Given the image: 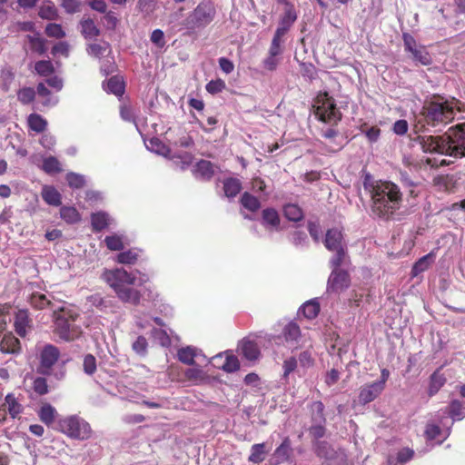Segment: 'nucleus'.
<instances>
[{
  "mask_svg": "<svg viewBox=\"0 0 465 465\" xmlns=\"http://www.w3.org/2000/svg\"><path fill=\"white\" fill-rule=\"evenodd\" d=\"M28 126L36 133H42L47 126V122L40 114H31L27 118Z\"/></svg>",
  "mask_w": 465,
  "mask_h": 465,
  "instance_id": "nucleus-23",
  "label": "nucleus"
},
{
  "mask_svg": "<svg viewBox=\"0 0 465 465\" xmlns=\"http://www.w3.org/2000/svg\"><path fill=\"white\" fill-rule=\"evenodd\" d=\"M266 452L264 443L253 444L248 460L252 463H260L264 460Z\"/></svg>",
  "mask_w": 465,
  "mask_h": 465,
  "instance_id": "nucleus-26",
  "label": "nucleus"
},
{
  "mask_svg": "<svg viewBox=\"0 0 465 465\" xmlns=\"http://www.w3.org/2000/svg\"><path fill=\"white\" fill-rule=\"evenodd\" d=\"M147 149L157 154L170 157V149L164 145L158 138H153L146 143Z\"/></svg>",
  "mask_w": 465,
  "mask_h": 465,
  "instance_id": "nucleus-29",
  "label": "nucleus"
},
{
  "mask_svg": "<svg viewBox=\"0 0 465 465\" xmlns=\"http://www.w3.org/2000/svg\"><path fill=\"white\" fill-rule=\"evenodd\" d=\"M216 11L213 3L203 1L188 15L183 21L188 30H196L206 27L214 19Z\"/></svg>",
  "mask_w": 465,
  "mask_h": 465,
  "instance_id": "nucleus-6",
  "label": "nucleus"
},
{
  "mask_svg": "<svg viewBox=\"0 0 465 465\" xmlns=\"http://www.w3.org/2000/svg\"><path fill=\"white\" fill-rule=\"evenodd\" d=\"M242 189L240 180L236 178H228L223 182L224 194L228 198L235 197Z\"/></svg>",
  "mask_w": 465,
  "mask_h": 465,
  "instance_id": "nucleus-22",
  "label": "nucleus"
},
{
  "mask_svg": "<svg viewBox=\"0 0 465 465\" xmlns=\"http://www.w3.org/2000/svg\"><path fill=\"white\" fill-rule=\"evenodd\" d=\"M104 242L107 248L112 251H119L124 248L123 238L116 234L106 236Z\"/></svg>",
  "mask_w": 465,
  "mask_h": 465,
  "instance_id": "nucleus-44",
  "label": "nucleus"
},
{
  "mask_svg": "<svg viewBox=\"0 0 465 465\" xmlns=\"http://www.w3.org/2000/svg\"><path fill=\"white\" fill-rule=\"evenodd\" d=\"M137 253L132 250L120 252L117 255V262L123 264H132L137 260Z\"/></svg>",
  "mask_w": 465,
  "mask_h": 465,
  "instance_id": "nucleus-49",
  "label": "nucleus"
},
{
  "mask_svg": "<svg viewBox=\"0 0 465 465\" xmlns=\"http://www.w3.org/2000/svg\"><path fill=\"white\" fill-rule=\"evenodd\" d=\"M102 277L122 302L134 305L140 302L141 293L131 285H142L148 280L145 275L137 278L135 274L128 272L123 268L105 270Z\"/></svg>",
  "mask_w": 465,
  "mask_h": 465,
  "instance_id": "nucleus-4",
  "label": "nucleus"
},
{
  "mask_svg": "<svg viewBox=\"0 0 465 465\" xmlns=\"http://www.w3.org/2000/svg\"><path fill=\"white\" fill-rule=\"evenodd\" d=\"M239 351L242 356L249 361H255L260 355V351L257 344L248 340H243L241 342Z\"/></svg>",
  "mask_w": 465,
  "mask_h": 465,
  "instance_id": "nucleus-17",
  "label": "nucleus"
},
{
  "mask_svg": "<svg viewBox=\"0 0 465 465\" xmlns=\"http://www.w3.org/2000/svg\"><path fill=\"white\" fill-rule=\"evenodd\" d=\"M194 173L203 179H210L214 173V167L211 162L201 160L195 165Z\"/></svg>",
  "mask_w": 465,
  "mask_h": 465,
  "instance_id": "nucleus-21",
  "label": "nucleus"
},
{
  "mask_svg": "<svg viewBox=\"0 0 465 465\" xmlns=\"http://www.w3.org/2000/svg\"><path fill=\"white\" fill-rule=\"evenodd\" d=\"M433 262V255L429 253L423 257H421L418 262H416L412 267L411 273L412 276H417L422 272L426 271L430 265Z\"/></svg>",
  "mask_w": 465,
  "mask_h": 465,
  "instance_id": "nucleus-30",
  "label": "nucleus"
},
{
  "mask_svg": "<svg viewBox=\"0 0 465 465\" xmlns=\"http://www.w3.org/2000/svg\"><path fill=\"white\" fill-rule=\"evenodd\" d=\"M241 203L245 209L251 212H256L261 207L259 200L249 193H244L242 195Z\"/></svg>",
  "mask_w": 465,
  "mask_h": 465,
  "instance_id": "nucleus-34",
  "label": "nucleus"
},
{
  "mask_svg": "<svg viewBox=\"0 0 465 465\" xmlns=\"http://www.w3.org/2000/svg\"><path fill=\"white\" fill-rule=\"evenodd\" d=\"M197 356L196 349L191 346L182 348L177 352V357L180 361L184 364H194V358Z\"/></svg>",
  "mask_w": 465,
  "mask_h": 465,
  "instance_id": "nucleus-25",
  "label": "nucleus"
},
{
  "mask_svg": "<svg viewBox=\"0 0 465 465\" xmlns=\"http://www.w3.org/2000/svg\"><path fill=\"white\" fill-rule=\"evenodd\" d=\"M292 451L291 442L288 438H286L282 444L276 448L274 450L270 462L272 465H278L284 461H287L290 458V454Z\"/></svg>",
  "mask_w": 465,
  "mask_h": 465,
  "instance_id": "nucleus-13",
  "label": "nucleus"
},
{
  "mask_svg": "<svg viewBox=\"0 0 465 465\" xmlns=\"http://www.w3.org/2000/svg\"><path fill=\"white\" fill-rule=\"evenodd\" d=\"M45 33L48 36L55 38H62L65 35L61 25L57 24H49L45 28Z\"/></svg>",
  "mask_w": 465,
  "mask_h": 465,
  "instance_id": "nucleus-54",
  "label": "nucleus"
},
{
  "mask_svg": "<svg viewBox=\"0 0 465 465\" xmlns=\"http://www.w3.org/2000/svg\"><path fill=\"white\" fill-rule=\"evenodd\" d=\"M39 15L44 19L53 20L57 16L54 5L51 2H45L40 7Z\"/></svg>",
  "mask_w": 465,
  "mask_h": 465,
  "instance_id": "nucleus-38",
  "label": "nucleus"
},
{
  "mask_svg": "<svg viewBox=\"0 0 465 465\" xmlns=\"http://www.w3.org/2000/svg\"><path fill=\"white\" fill-rule=\"evenodd\" d=\"M324 245L329 251H334L343 247L342 234L338 229H331L326 232Z\"/></svg>",
  "mask_w": 465,
  "mask_h": 465,
  "instance_id": "nucleus-15",
  "label": "nucleus"
},
{
  "mask_svg": "<svg viewBox=\"0 0 465 465\" xmlns=\"http://www.w3.org/2000/svg\"><path fill=\"white\" fill-rule=\"evenodd\" d=\"M239 361L234 355H226L221 368L226 372H232L239 369Z\"/></svg>",
  "mask_w": 465,
  "mask_h": 465,
  "instance_id": "nucleus-45",
  "label": "nucleus"
},
{
  "mask_svg": "<svg viewBox=\"0 0 465 465\" xmlns=\"http://www.w3.org/2000/svg\"><path fill=\"white\" fill-rule=\"evenodd\" d=\"M280 63L279 56L272 55L268 54V55L262 61L263 67L268 71H274Z\"/></svg>",
  "mask_w": 465,
  "mask_h": 465,
  "instance_id": "nucleus-56",
  "label": "nucleus"
},
{
  "mask_svg": "<svg viewBox=\"0 0 465 465\" xmlns=\"http://www.w3.org/2000/svg\"><path fill=\"white\" fill-rule=\"evenodd\" d=\"M134 351L141 355H144L147 350V341L143 336H139L133 343Z\"/></svg>",
  "mask_w": 465,
  "mask_h": 465,
  "instance_id": "nucleus-58",
  "label": "nucleus"
},
{
  "mask_svg": "<svg viewBox=\"0 0 465 465\" xmlns=\"http://www.w3.org/2000/svg\"><path fill=\"white\" fill-rule=\"evenodd\" d=\"M53 54H62L65 57L69 54V45L65 42L56 44L52 50Z\"/></svg>",
  "mask_w": 465,
  "mask_h": 465,
  "instance_id": "nucleus-64",
  "label": "nucleus"
},
{
  "mask_svg": "<svg viewBox=\"0 0 465 465\" xmlns=\"http://www.w3.org/2000/svg\"><path fill=\"white\" fill-rule=\"evenodd\" d=\"M313 107L316 116L324 123L336 124L341 120V114L336 107L333 98L327 93L317 96Z\"/></svg>",
  "mask_w": 465,
  "mask_h": 465,
  "instance_id": "nucleus-8",
  "label": "nucleus"
},
{
  "mask_svg": "<svg viewBox=\"0 0 465 465\" xmlns=\"http://www.w3.org/2000/svg\"><path fill=\"white\" fill-rule=\"evenodd\" d=\"M412 140L424 153L462 158L465 156V123L450 127L443 135H417Z\"/></svg>",
  "mask_w": 465,
  "mask_h": 465,
  "instance_id": "nucleus-1",
  "label": "nucleus"
},
{
  "mask_svg": "<svg viewBox=\"0 0 465 465\" xmlns=\"http://www.w3.org/2000/svg\"><path fill=\"white\" fill-rule=\"evenodd\" d=\"M104 88L107 93L114 94L117 96H121L124 92V82L119 76H113L108 79L106 84H104Z\"/></svg>",
  "mask_w": 465,
  "mask_h": 465,
  "instance_id": "nucleus-20",
  "label": "nucleus"
},
{
  "mask_svg": "<svg viewBox=\"0 0 465 465\" xmlns=\"http://www.w3.org/2000/svg\"><path fill=\"white\" fill-rule=\"evenodd\" d=\"M408 123L406 120H398L393 124V132L398 135H403L408 131Z\"/></svg>",
  "mask_w": 465,
  "mask_h": 465,
  "instance_id": "nucleus-63",
  "label": "nucleus"
},
{
  "mask_svg": "<svg viewBox=\"0 0 465 465\" xmlns=\"http://www.w3.org/2000/svg\"><path fill=\"white\" fill-rule=\"evenodd\" d=\"M262 225L269 231H278L280 227V216L273 208H266L262 211Z\"/></svg>",
  "mask_w": 465,
  "mask_h": 465,
  "instance_id": "nucleus-14",
  "label": "nucleus"
},
{
  "mask_svg": "<svg viewBox=\"0 0 465 465\" xmlns=\"http://www.w3.org/2000/svg\"><path fill=\"white\" fill-rule=\"evenodd\" d=\"M153 336L162 346L166 347L171 343V340L165 331L160 329H154L153 331Z\"/></svg>",
  "mask_w": 465,
  "mask_h": 465,
  "instance_id": "nucleus-52",
  "label": "nucleus"
},
{
  "mask_svg": "<svg viewBox=\"0 0 465 465\" xmlns=\"http://www.w3.org/2000/svg\"><path fill=\"white\" fill-rule=\"evenodd\" d=\"M383 381H375L363 386L360 391V401L362 403H369L376 399L383 391Z\"/></svg>",
  "mask_w": 465,
  "mask_h": 465,
  "instance_id": "nucleus-12",
  "label": "nucleus"
},
{
  "mask_svg": "<svg viewBox=\"0 0 465 465\" xmlns=\"http://www.w3.org/2000/svg\"><path fill=\"white\" fill-rule=\"evenodd\" d=\"M83 365H84V371L86 374L91 375V374L94 373V371H96V360L91 354H87L84 358Z\"/></svg>",
  "mask_w": 465,
  "mask_h": 465,
  "instance_id": "nucleus-53",
  "label": "nucleus"
},
{
  "mask_svg": "<svg viewBox=\"0 0 465 465\" xmlns=\"http://www.w3.org/2000/svg\"><path fill=\"white\" fill-rule=\"evenodd\" d=\"M37 415L42 422L50 426L56 419L58 413L54 406L50 403H42L37 411Z\"/></svg>",
  "mask_w": 465,
  "mask_h": 465,
  "instance_id": "nucleus-16",
  "label": "nucleus"
},
{
  "mask_svg": "<svg viewBox=\"0 0 465 465\" xmlns=\"http://www.w3.org/2000/svg\"><path fill=\"white\" fill-rule=\"evenodd\" d=\"M442 434L440 429L434 424H428L425 430V435L428 440H436Z\"/></svg>",
  "mask_w": 465,
  "mask_h": 465,
  "instance_id": "nucleus-60",
  "label": "nucleus"
},
{
  "mask_svg": "<svg viewBox=\"0 0 465 465\" xmlns=\"http://www.w3.org/2000/svg\"><path fill=\"white\" fill-rule=\"evenodd\" d=\"M225 88L224 81L221 79L213 80L206 84V90L210 94H217Z\"/></svg>",
  "mask_w": 465,
  "mask_h": 465,
  "instance_id": "nucleus-55",
  "label": "nucleus"
},
{
  "mask_svg": "<svg viewBox=\"0 0 465 465\" xmlns=\"http://www.w3.org/2000/svg\"><path fill=\"white\" fill-rule=\"evenodd\" d=\"M283 334L287 341H297L301 335L300 327L294 322H290L285 326Z\"/></svg>",
  "mask_w": 465,
  "mask_h": 465,
  "instance_id": "nucleus-39",
  "label": "nucleus"
},
{
  "mask_svg": "<svg viewBox=\"0 0 465 465\" xmlns=\"http://www.w3.org/2000/svg\"><path fill=\"white\" fill-rule=\"evenodd\" d=\"M283 213L284 216L292 222H298L303 218V212L297 204H286L283 208Z\"/></svg>",
  "mask_w": 465,
  "mask_h": 465,
  "instance_id": "nucleus-27",
  "label": "nucleus"
},
{
  "mask_svg": "<svg viewBox=\"0 0 465 465\" xmlns=\"http://www.w3.org/2000/svg\"><path fill=\"white\" fill-rule=\"evenodd\" d=\"M403 42L405 51L412 54L420 45H417L413 36L410 34H403Z\"/></svg>",
  "mask_w": 465,
  "mask_h": 465,
  "instance_id": "nucleus-59",
  "label": "nucleus"
},
{
  "mask_svg": "<svg viewBox=\"0 0 465 465\" xmlns=\"http://www.w3.org/2000/svg\"><path fill=\"white\" fill-rule=\"evenodd\" d=\"M350 285V277L343 270H332L327 282L329 292H340Z\"/></svg>",
  "mask_w": 465,
  "mask_h": 465,
  "instance_id": "nucleus-10",
  "label": "nucleus"
},
{
  "mask_svg": "<svg viewBox=\"0 0 465 465\" xmlns=\"http://www.w3.org/2000/svg\"><path fill=\"white\" fill-rule=\"evenodd\" d=\"M35 68L39 74L45 76L51 74L54 71L52 63L45 60L37 62Z\"/></svg>",
  "mask_w": 465,
  "mask_h": 465,
  "instance_id": "nucleus-50",
  "label": "nucleus"
},
{
  "mask_svg": "<svg viewBox=\"0 0 465 465\" xmlns=\"http://www.w3.org/2000/svg\"><path fill=\"white\" fill-rule=\"evenodd\" d=\"M42 169L46 173L49 174L62 172V166L60 162L57 160V158L54 156H48L44 158Z\"/></svg>",
  "mask_w": 465,
  "mask_h": 465,
  "instance_id": "nucleus-31",
  "label": "nucleus"
},
{
  "mask_svg": "<svg viewBox=\"0 0 465 465\" xmlns=\"http://www.w3.org/2000/svg\"><path fill=\"white\" fill-rule=\"evenodd\" d=\"M335 254L330 260V264L332 270H340L339 267L345 262L346 252L344 248H339L333 251Z\"/></svg>",
  "mask_w": 465,
  "mask_h": 465,
  "instance_id": "nucleus-42",
  "label": "nucleus"
},
{
  "mask_svg": "<svg viewBox=\"0 0 465 465\" xmlns=\"http://www.w3.org/2000/svg\"><path fill=\"white\" fill-rule=\"evenodd\" d=\"M310 434L315 439L322 438L325 434L323 423L315 422V424L310 428Z\"/></svg>",
  "mask_w": 465,
  "mask_h": 465,
  "instance_id": "nucleus-62",
  "label": "nucleus"
},
{
  "mask_svg": "<svg viewBox=\"0 0 465 465\" xmlns=\"http://www.w3.org/2000/svg\"><path fill=\"white\" fill-rule=\"evenodd\" d=\"M365 188L371 197V209L380 218L390 219L398 211L402 203V193L397 184L388 181H379Z\"/></svg>",
  "mask_w": 465,
  "mask_h": 465,
  "instance_id": "nucleus-2",
  "label": "nucleus"
},
{
  "mask_svg": "<svg viewBox=\"0 0 465 465\" xmlns=\"http://www.w3.org/2000/svg\"><path fill=\"white\" fill-rule=\"evenodd\" d=\"M5 401V405L12 418H16L22 412L23 407L13 394L6 395Z\"/></svg>",
  "mask_w": 465,
  "mask_h": 465,
  "instance_id": "nucleus-28",
  "label": "nucleus"
},
{
  "mask_svg": "<svg viewBox=\"0 0 465 465\" xmlns=\"http://www.w3.org/2000/svg\"><path fill=\"white\" fill-rule=\"evenodd\" d=\"M301 312L307 319H313L318 315L320 312V305L314 300L309 301L302 305Z\"/></svg>",
  "mask_w": 465,
  "mask_h": 465,
  "instance_id": "nucleus-35",
  "label": "nucleus"
},
{
  "mask_svg": "<svg viewBox=\"0 0 465 465\" xmlns=\"http://www.w3.org/2000/svg\"><path fill=\"white\" fill-rule=\"evenodd\" d=\"M66 181L72 188H82L84 185V177L75 173H69L66 175Z\"/></svg>",
  "mask_w": 465,
  "mask_h": 465,
  "instance_id": "nucleus-47",
  "label": "nucleus"
},
{
  "mask_svg": "<svg viewBox=\"0 0 465 465\" xmlns=\"http://www.w3.org/2000/svg\"><path fill=\"white\" fill-rule=\"evenodd\" d=\"M450 413L453 420H460L465 417V405L458 401H453L450 406Z\"/></svg>",
  "mask_w": 465,
  "mask_h": 465,
  "instance_id": "nucleus-43",
  "label": "nucleus"
},
{
  "mask_svg": "<svg viewBox=\"0 0 465 465\" xmlns=\"http://www.w3.org/2000/svg\"><path fill=\"white\" fill-rule=\"evenodd\" d=\"M151 41L158 47H163L165 45L164 34L160 29H155L151 35Z\"/></svg>",
  "mask_w": 465,
  "mask_h": 465,
  "instance_id": "nucleus-61",
  "label": "nucleus"
},
{
  "mask_svg": "<svg viewBox=\"0 0 465 465\" xmlns=\"http://www.w3.org/2000/svg\"><path fill=\"white\" fill-rule=\"evenodd\" d=\"M33 390L38 395H45L48 393V385L45 378L37 377L33 382Z\"/></svg>",
  "mask_w": 465,
  "mask_h": 465,
  "instance_id": "nucleus-48",
  "label": "nucleus"
},
{
  "mask_svg": "<svg viewBox=\"0 0 465 465\" xmlns=\"http://www.w3.org/2000/svg\"><path fill=\"white\" fill-rule=\"evenodd\" d=\"M60 356L57 347L52 344H46L40 352V371L43 374H48L51 368L55 364Z\"/></svg>",
  "mask_w": 465,
  "mask_h": 465,
  "instance_id": "nucleus-9",
  "label": "nucleus"
},
{
  "mask_svg": "<svg viewBox=\"0 0 465 465\" xmlns=\"http://www.w3.org/2000/svg\"><path fill=\"white\" fill-rule=\"evenodd\" d=\"M110 219L107 213L98 212L92 215V225L94 231H101L109 224Z\"/></svg>",
  "mask_w": 465,
  "mask_h": 465,
  "instance_id": "nucleus-33",
  "label": "nucleus"
},
{
  "mask_svg": "<svg viewBox=\"0 0 465 465\" xmlns=\"http://www.w3.org/2000/svg\"><path fill=\"white\" fill-rule=\"evenodd\" d=\"M60 430L76 440H87L91 437L92 430L88 422L78 416H69L59 421Z\"/></svg>",
  "mask_w": 465,
  "mask_h": 465,
  "instance_id": "nucleus-7",
  "label": "nucleus"
},
{
  "mask_svg": "<svg viewBox=\"0 0 465 465\" xmlns=\"http://www.w3.org/2000/svg\"><path fill=\"white\" fill-rule=\"evenodd\" d=\"M460 102L444 100L442 98L427 102L417 118L415 132L428 130L429 127L439 128L445 126L454 120L457 111H460Z\"/></svg>",
  "mask_w": 465,
  "mask_h": 465,
  "instance_id": "nucleus-3",
  "label": "nucleus"
},
{
  "mask_svg": "<svg viewBox=\"0 0 465 465\" xmlns=\"http://www.w3.org/2000/svg\"><path fill=\"white\" fill-rule=\"evenodd\" d=\"M14 327L20 337H25L32 331L33 323L27 310L22 309L16 312Z\"/></svg>",
  "mask_w": 465,
  "mask_h": 465,
  "instance_id": "nucleus-11",
  "label": "nucleus"
},
{
  "mask_svg": "<svg viewBox=\"0 0 465 465\" xmlns=\"http://www.w3.org/2000/svg\"><path fill=\"white\" fill-rule=\"evenodd\" d=\"M42 197L50 205L59 206L62 203L60 193L52 186L43 188Z\"/></svg>",
  "mask_w": 465,
  "mask_h": 465,
  "instance_id": "nucleus-19",
  "label": "nucleus"
},
{
  "mask_svg": "<svg viewBox=\"0 0 465 465\" xmlns=\"http://www.w3.org/2000/svg\"><path fill=\"white\" fill-rule=\"evenodd\" d=\"M82 34L85 38H93L99 35V30L94 25V22L92 19H86L82 21Z\"/></svg>",
  "mask_w": 465,
  "mask_h": 465,
  "instance_id": "nucleus-37",
  "label": "nucleus"
},
{
  "mask_svg": "<svg viewBox=\"0 0 465 465\" xmlns=\"http://www.w3.org/2000/svg\"><path fill=\"white\" fill-rule=\"evenodd\" d=\"M0 349L5 353H16L20 351V341L11 333L6 334L0 342Z\"/></svg>",
  "mask_w": 465,
  "mask_h": 465,
  "instance_id": "nucleus-18",
  "label": "nucleus"
},
{
  "mask_svg": "<svg viewBox=\"0 0 465 465\" xmlns=\"http://www.w3.org/2000/svg\"><path fill=\"white\" fill-rule=\"evenodd\" d=\"M35 96V92L31 87L20 89L17 93L18 100L25 104H30Z\"/></svg>",
  "mask_w": 465,
  "mask_h": 465,
  "instance_id": "nucleus-46",
  "label": "nucleus"
},
{
  "mask_svg": "<svg viewBox=\"0 0 465 465\" xmlns=\"http://www.w3.org/2000/svg\"><path fill=\"white\" fill-rule=\"evenodd\" d=\"M61 218L69 223H76L80 220L77 210L74 207H62L60 210Z\"/></svg>",
  "mask_w": 465,
  "mask_h": 465,
  "instance_id": "nucleus-40",
  "label": "nucleus"
},
{
  "mask_svg": "<svg viewBox=\"0 0 465 465\" xmlns=\"http://www.w3.org/2000/svg\"><path fill=\"white\" fill-rule=\"evenodd\" d=\"M107 49H108L107 44H104V45L91 44V45H89V46L87 48V53L92 56L100 57V56L104 55V54L107 51Z\"/></svg>",
  "mask_w": 465,
  "mask_h": 465,
  "instance_id": "nucleus-51",
  "label": "nucleus"
},
{
  "mask_svg": "<svg viewBox=\"0 0 465 465\" xmlns=\"http://www.w3.org/2000/svg\"><path fill=\"white\" fill-rule=\"evenodd\" d=\"M312 420L314 422L324 423L325 417L323 414L324 405L322 401H314L311 406Z\"/></svg>",
  "mask_w": 465,
  "mask_h": 465,
  "instance_id": "nucleus-41",
  "label": "nucleus"
},
{
  "mask_svg": "<svg viewBox=\"0 0 465 465\" xmlns=\"http://www.w3.org/2000/svg\"><path fill=\"white\" fill-rule=\"evenodd\" d=\"M285 7H286V10H285V13H284V16L282 17V19L281 21V24H282L284 25H287L290 28L291 25L296 20L297 16L295 15V12L293 11L292 5L285 6Z\"/></svg>",
  "mask_w": 465,
  "mask_h": 465,
  "instance_id": "nucleus-57",
  "label": "nucleus"
},
{
  "mask_svg": "<svg viewBox=\"0 0 465 465\" xmlns=\"http://www.w3.org/2000/svg\"><path fill=\"white\" fill-rule=\"evenodd\" d=\"M446 378L439 371H435L430 379L429 395L433 396L445 384Z\"/></svg>",
  "mask_w": 465,
  "mask_h": 465,
  "instance_id": "nucleus-24",
  "label": "nucleus"
},
{
  "mask_svg": "<svg viewBox=\"0 0 465 465\" xmlns=\"http://www.w3.org/2000/svg\"><path fill=\"white\" fill-rule=\"evenodd\" d=\"M30 304L38 310H43L51 304L50 300L43 293H33L29 299Z\"/></svg>",
  "mask_w": 465,
  "mask_h": 465,
  "instance_id": "nucleus-36",
  "label": "nucleus"
},
{
  "mask_svg": "<svg viewBox=\"0 0 465 465\" xmlns=\"http://www.w3.org/2000/svg\"><path fill=\"white\" fill-rule=\"evenodd\" d=\"M79 313L72 308L61 307L54 312V333L65 341H74L82 334L76 324Z\"/></svg>",
  "mask_w": 465,
  "mask_h": 465,
  "instance_id": "nucleus-5",
  "label": "nucleus"
},
{
  "mask_svg": "<svg viewBox=\"0 0 465 465\" xmlns=\"http://www.w3.org/2000/svg\"><path fill=\"white\" fill-rule=\"evenodd\" d=\"M412 59L422 65H430L432 58L424 46L420 45L412 54Z\"/></svg>",
  "mask_w": 465,
  "mask_h": 465,
  "instance_id": "nucleus-32",
  "label": "nucleus"
}]
</instances>
